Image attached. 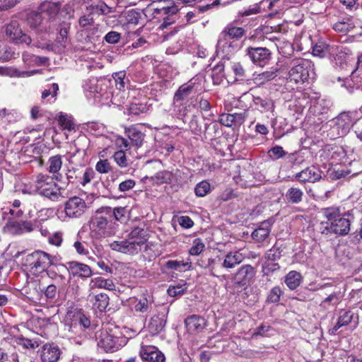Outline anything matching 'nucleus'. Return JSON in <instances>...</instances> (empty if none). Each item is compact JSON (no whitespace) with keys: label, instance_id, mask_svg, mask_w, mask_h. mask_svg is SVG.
Returning <instances> with one entry per match:
<instances>
[{"label":"nucleus","instance_id":"1","mask_svg":"<svg viewBox=\"0 0 362 362\" xmlns=\"http://www.w3.org/2000/svg\"><path fill=\"white\" fill-rule=\"evenodd\" d=\"M111 217L112 209L110 206H103L96 210L89 221L90 234L92 238L100 240L115 234V223L108 219Z\"/></svg>","mask_w":362,"mask_h":362},{"label":"nucleus","instance_id":"2","mask_svg":"<svg viewBox=\"0 0 362 362\" xmlns=\"http://www.w3.org/2000/svg\"><path fill=\"white\" fill-rule=\"evenodd\" d=\"M147 233L144 228L136 227L127 235L125 240L113 241L110 244V248L119 252L127 255L138 254L141 247L146 243Z\"/></svg>","mask_w":362,"mask_h":362},{"label":"nucleus","instance_id":"3","mask_svg":"<svg viewBox=\"0 0 362 362\" xmlns=\"http://www.w3.org/2000/svg\"><path fill=\"white\" fill-rule=\"evenodd\" d=\"M322 213L327 221L331 222V228L334 234L341 236L349 234L351 224L354 220V216L350 211L341 215L339 208L327 207L322 209Z\"/></svg>","mask_w":362,"mask_h":362},{"label":"nucleus","instance_id":"4","mask_svg":"<svg viewBox=\"0 0 362 362\" xmlns=\"http://www.w3.org/2000/svg\"><path fill=\"white\" fill-rule=\"evenodd\" d=\"M24 192L29 194L37 193L52 201H57L62 197L61 188L53 178L42 174L37 175L34 185L30 186L29 189H25Z\"/></svg>","mask_w":362,"mask_h":362},{"label":"nucleus","instance_id":"5","mask_svg":"<svg viewBox=\"0 0 362 362\" xmlns=\"http://www.w3.org/2000/svg\"><path fill=\"white\" fill-rule=\"evenodd\" d=\"M119 332L115 330L103 328L96 332L95 340L98 346L105 352H114L126 344V338L119 335Z\"/></svg>","mask_w":362,"mask_h":362},{"label":"nucleus","instance_id":"6","mask_svg":"<svg viewBox=\"0 0 362 362\" xmlns=\"http://www.w3.org/2000/svg\"><path fill=\"white\" fill-rule=\"evenodd\" d=\"M291 68L288 72L291 81L295 83H304L311 75H314V64L312 61L303 58H296L291 62Z\"/></svg>","mask_w":362,"mask_h":362},{"label":"nucleus","instance_id":"7","mask_svg":"<svg viewBox=\"0 0 362 362\" xmlns=\"http://www.w3.org/2000/svg\"><path fill=\"white\" fill-rule=\"evenodd\" d=\"M71 29V23L64 21H59L57 25L53 28V32L57 31V37L52 43L47 44L45 47L48 50L55 53H62L70 44L69 33Z\"/></svg>","mask_w":362,"mask_h":362},{"label":"nucleus","instance_id":"8","mask_svg":"<svg viewBox=\"0 0 362 362\" xmlns=\"http://www.w3.org/2000/svg\"><path fill=\"white\" fill-rule=\"evenodd\" d=\"M57 260L55 256L41 250H37L26 257V264L30 272L34 274L45 271L49 266L54 264Z\"/></svg>","mask_w":362,"mask_h":362},{"label":"nucleus","instance_id":"9","mask_svg":"<svg viewBox=\"0 0 362 362\" xmlns=\"http://www.w3.org/2000/svg\"><path fill=\"white\" fill-rule=\"evenodd\" d=\"M5 33L9 40L14 43L29 45L32 42L30 37L23 33L17 21H11L6 25Z\"/></svg>","mask_w":362,"mask_h":362},{"label":"nucleus","instance_id":"10","mask_svg":"<svg viewBox=\"0 0 362 362\" xmlns=\"http://www.w3.org/2000/svg\"><path fill=\"white\" fill-rule=\"evenodd\" d=\"M60 8L61 4L59 2L45 1L40 4L38 11L42 16H45V20L49 21V24L53 28L57 25V22L60 20L58 18Z\"/></svg>","mask_w":362,"mask_h":362},{"label":"nucleus","instance_id":"11","mask_svg":"<svg viewBox=\"0 0 362 362\" xmlns=\"http://www.w3.org/2000/svg\"><path fill=\"white\" fill-rule=\"evenodd\" d=\"M87 208L86 202L81 197H72L64 204L66 216L71 218H80Z\"/></svg>","mask_w":362,"mask_h":362},{"label":"nucleus","instance_id":"12","mask_svg":"<svg viewBox=\"0 0 362 362\" xmlns=\"http://www.w3.org/2000/svg\"><path fill=\"white\" fill-rule=\"evenodd\" d=\"M28 25L30 28L35 30L38 33H53V28L49 24V21L45 20V16L37 12H31L27 18Z\"/></svg>","mask_w":362,"mask_h":362},{"label":"nucleus","instance_id":"13","mask_svg":"<svg viewBox=\"0 0 362 362\" xmlns=\"http://www.w3.org/2000/svg\"><path fill=\"white\" fill-rule=\"evenodd\" d=\"M246 54L249 57L253 64L259 66H263L270 60L272 52L267 47H248L246 49Z\"/></svg>","mask_w":362,"mask_h":362},{"label":"nucleus","instance_id":"14","mask_svg":"<svg viewBox=\"0 0 362 362\" xmlns=\"http://www.w3.org/2000/svg\"><path fill=\"white\" fill-rule=\"evenodd\" d=\"M148 8L153 12V15L175 16L178 11L177 6L171 0L153 1L148 6Z\"/></svg>","mask_w":362,"mask_h":362},{"label":"nucleus","instance_id":"15","mask_svg":"<svg viewBox=\"0 0 362 362\" xmlns=\"http://www.w3.org/2000/svg\"><path fill=\"white\" fill-rule=\"evenodd\" d=\"M255 275V268L250 264H244L234 274L233 280L235 284L245 286L250 283Z\"/></svg>","mask_w":362,"mask_h":362},{"label":"nucleus","instance_id":"16","mask_svg":"<svg viewBox=\"0 0 362 362\" xmlns=\"http://www.w3.org/2000/svg\"><path fill=\"white\" fill-rule=\"evenodd\" d=\"M139 355L144 362H165V355L154 346H142Z\"/></svg>","mask_w":362,"mask_h":362},{"label":"nucleus","instance_id":"17","mask_svg":"<svg viewBox=\"0 0 362 362\" xmlns=\"http://www.w3.org/2000/svg\"><path fill=\"white\" fill-rule=\"evenodd\" d=\"M321 177V171L315 166H310L296 173L293 176V180L302 183H314L320 180Z\"/></svg>","mask_w":362,"mask_h":362},{"label":"nucleus","instance_id":"18","mask_svg":"<svg viewBox=\"0 0 362 362\" xmlns=\"http://www.w3.org/2000/svg\"><path fill=\"white\" fill-rule=\"evenodd\" d=\"M185 325L189 334H195L202 332L206 327V320L202 316L192 315L185 320Z\"/></svg>","mask_w":362,"mask_h":362},{"label":"nucleus","instance_id":"19","mask_svg":"<svg viewBox=\"0 0 362 362\" xmlns=\"http://www.w3.org/2000/svg\"><path fill=\"white\" fill-rule=\"evenodd\" d=\"M238 48V44L235 40H231L223 32H221L216 44V51L218 52L230 54L235 52Z\"/></svg>","mask_w":362,"mask_h":362},{"label":"nucleus","instance_id":"20","mask_svg":"<svg viewBox=\"0 0 362 362\" xmlns=\"http://www.w3.org/2000/svg\"><path fill=\"white\" fill-rule=\"evenodd\" d=\"M195 83L192 80L189 81L187 83L180 86L175 91L173 96V104L185 103L190 100L191 95L194 90Z\"/></svg>","mask_w":362,"mask_h":362},{"label":"nucleus","instance_id":"21","mask_svg":"<svg viewBox=\"0 0 362 362\" xmlns=\"http://www.w3.org/2000/svg\"><path fill=\"white\" fill-rule=\"evenodd\" d=\"M61 351L54 344H45L41 351L40 358L42 362H57L60 356Z\"/></svg>","mask_w":362,"mask_h":362},{"label":"nucleus","instance_id":"22","mask_svg":"<svg viewBox=\"0 0 362 362\" xmlns=\"http://www.w3.org/2000/svg\"><path fill=\"white\" fill-rule=\"evenodd\" d=\"M6 226L10 233L15 235H20L33 230V224L30 221H18L13 219H9L6 223Z\"/></svg>","mask_w":362,"mask_h":362},{"label":"nucleus","instance_id":"23","mask_svg":"<svg viewBox=\"0 0 362 362\" xmlns=\"http://www.w3.org/2000/svg\"><path fill=\"white\" fill-rule=\"evenodd\" d=\"M352 112H342L334 119V124L339 132L338 134H345L348 132L353 124Z\"/></svg>","mask_w":362,"mask_h":362},{"label":"nucleus","instance_id":"24","mask_svg":"<svg viewBox=\"0 0 362 362\" xmlns=\"http://www.w3.org/2000/svg\"><path fill=\"white\" fill-rule=\"evenodd\" d=\"M68 264L69 271L74 276L87 279L93 274L92 269L87 264L78 262H71Z\"/></svg>","mask_w":362,"mask_h":362},{"label":"nucleus","instance_id":"25","mask_svg":"<svg viewBox=\"0 0 362 362\" xmlns=\"http://www.w3.org/2000/svg\"><path fill=\"white\" fill-rule=\"evenodd\" d=\"M86 11L90 14L98 16H107L116 11L115 8L107 6L104 1H98L93 2L86 6Z\"/></svg>","mask_w":362,"mask_h":362},{"label":"nucleus","instance_id":"26","mask_svg":"<svg viewBox=\"0 0 362 362\" xmlns=\"http://www.w3.org/2000/svg\"><path fill=\"white\" fill-rule=\"evenodd\" d=\"M166 322V313L165 312H160L153 315L148 325L149 332L153 334H156L160 332L165 327Z\"/></svg>","mask_w":362,"mask_h":362},{"label":"nucleus","instance_id":"27","mask_svg":"<svg viewBox=\"0 0 362 362\" xmlns=\"http://www.w3.org/2000/svg\"><path fill=\"white\" fill-rule=\"evenodd\" d=\"M272 222L269 220L262 221L259 227L252 233V238L257 243L264 242L269 235Z\"/></svg>","mask_w":362,"mask_h":362},{"label":"nucleus","instance_id":"28","mask_svg":"<svg viewBox=\"0 0 362 362\" xmlns=\"http://www.w3.org/2000/svg\"><path fill=\"white\" fill-rule=\"evenodd\" d=\"M244 259V255L239 250L230 251L225 255L222 267L227 269H233L240 264Z\"/></svg>","mask_w":362,"mask_h":362},{"label":"nucleus","instance_id":"29","mask_svg":"<svg viewBox=\"0 0 362 362\" xmlns=\"http://www.w3.org/2000/svg\"><path fill=\"white\" fill-rule=\"evenodd\" d=\"M252 102L256 108L261 112H272L275 109L274 100L268 97L253 96Z\"/></svg>","mask_w":362,"mask_h":362},{"label":"nucleus","instance_id":"30","mask_svg":"<svg viewBox=\"0 0 362 362\" xmlns=\"http://www.w3.org/2000/svg\"><path fill=\"white\" fill-rule=\"evenodd\" d=\"M197 99L195 98H191L190 100H187L185 103H180L173 104L175 109L177 112L179 117L184 118L189 112L196 107Z\"/></svg>","mask_w":362,"mask_h":362},{"label":"nucleus","instance_id":"31","mask_svg":"<svg viewBox=\"0 0 362 362\" xmlns=\"http://www.w3.org/2000/svg\"><path fill=\"white\" fill-rule=\"evenodd\" d=\"M89 288L90 290L104 288L109 291H114L115 290V285L111 279H105L103 277L98 276L90 280Z\"/></svg>","mask_w":362,"mask_h":362},{"label":"nucleus","instance_id":"32","mask_svg":"<svg viewBox=\"0 0 362 362\" xmlns=\"http://www.w3.org/2000/svg\"><path fill=\"white\" fill-rule=\"evenodd\" d=\"M303 191L297 187H291L285 194V199L289 204H297L303 201Z\"/></svg>","mask_w":362,"mask_h":362},{"label":"nucleus","instance_id":"33","mask_svg":"<svg viewBox=\"0 0 362 362\" xmlns=\"http://www.w3.org/2000/svg\"><path fill=\"white\" fill-rule=\"evenodd\" d=\"M125 134L133 145L136 147H139L142 145L144 135L136 127L132 126L129 128H126Z\"/></svg>","mask_w":362,"mask_h":362},{"label":"nucleus","instance_id":"34","mask_svg":"<svg viewBox=\"0 0 362 362\" xmlns=\"http://www.w3.org/2000/svg\"><path fill=\"white\" fill-rule=\"evenodd\" d=\"M342 298L343 294L341 292H333L320 303V307L324 310H328L331 307H335L341 303Z\"/></svg>","mask_w":362,"mask_h":362},{"label":"nucleus","instance_id":"35","mask_svg":"<svg viewBox=\"0 0 362 362\" xmlns=\"http://www.w3.org/2000/svg\"><path fill=\"white\" fill-rule=\"evenodd\" d=\"M90 301L93 302V307L100 311L105 310L109 304V297L106 293H100L99 294L91 296H88Z\"/></svg>","mask_w":362,"mask_h":362},{"label":"nucleus","instance_id":"36","mask_svg":"<svg viewBox=\"0 0 362 362\" xmlns=\"http://www.w3.org/2000/svg\"><path fill=\"white\" fill-rule=\"evenodd\" d=\"M44 288L41 287L39 280L30 281L25 287V293L29 296L30 298L34 299L40 298L42 296Z\"/></svg>","mask_w":362,"mask_h":362},{"label":"nucleus","instance_id":"37","mask_svg":"<svg viewBox=\"0 0 362 362\" xmlns=\"http://www.w3.org/2000/svg\"><path fill=\"white\" fill-rule=\"evenodd\" d=\"M277 69H272L270 70L258 74L254 77V83L258 86L263 85L267 82L275 78L277 76Z\"/></svg>","mask_w":362,"mask_h":362},{"label":"nucleus","instance_id":"38","mask_svg":"<svg viewBox=\"0 0 362 362\" xmlns=\"http://www.w3.org/2000/svg\"><path fill=\"white\" fill-rule=\"evenodd\" d=\"M303 280L302 275L296 271L289 272L285 277V284L291 290L297 288Z\"/></svg>","mask_w":362,"mask_h":362},{"label":"nucleus","instance_id":"39","mask_svg":"<svg viewBox=\"0 0 362 362\" xmlns=\"http://www.w3.org/2000/svg\"><path fill=\"white\" fill-rule=\"evenodd\" d=\"M173 179V174L168 170L159 171L151 177V181L157 185L171 183Z\"/></svg>","mask_w":362,"mask_h":362},{"label":"nucleus","instance_id":"40","mask_svg":"<svg viewBox=\"0 0 362 362\" xmlns=\"http://www.w3.org/2000/svg\"><path fill=\"white\" fill-rule=\"evenodd\" d=\"M221 32L236 42L245 34V30L243 28L231 25L226 26Z\"/></svg>","mask_w":362,"mask_h":362},{"label":"nucleus","instance_id":"41","mask_svg":"<svg viewBox=\"0 0 362 362\" xmlns=\"http://www.w3.org/2000/svg\"><path fill=\"white\" fill-rule=\"evenodd\" d=\"M79 326L82 328H88L90 326V320L82 313H76L73 315V322L71 328Z\"/></svg>","mask_w":362,"mask_h":362},{"label":"nucleus","instance_id":"42","mask_svg":"<svg viewBox=\"0 0 362 362\" xmlns=\"http://www.w3.org/2000/svg\"><path fill=\"white\" fill-rule=\"evenodd\" d=\"M62 166V159L60 155L51 156L47 161V170L52 174L58 173Z\"/></svg>","mask_w":362,"mask_h":362},{"label":"nucleus","instance_id":"43","mask_svg":"<svg viewBox=\"0 0 362 362\" xmlns=\"http://www.w3.org/2000/svg\"><path fill=\"white\" fill-rule=\"evenodd\" d=\"M153 301L146 297H141L134 305L136 312L145 313L152 310Z\"/></svg>","mask_w":362,"mask_h":362},{"label":"nucleus","instance_id":"44","mask_svg":"<svg viewBox=\"0 0 362 362\" xmlns=\"http://www.w3.org/2000/svg\"><path fill=\"white\" fill-rule=\"evenodd\" d=\"M332 28L335 31L345 34L351 31L354 25L349 18H346L335 23Z\"/></svg>","mask_w":362,"mask_h":362},{"label":"nucleus","instance_id":"45","mask_svg":"<svg viewBox=\"0 0 362 362\" xmlns=\"http://www.w3.org/2000/svg\"><path fill=\"white\" fill-rule=\"evenodd\" d=\"M59 85L56 83H52L48 89H45L42 91L41 96L42 100L43 101L47 100V102L51 103V99H54L53 101H54L56 100Z\"/></svg>","mask_w":362,"mask_h":362},{"label":"nucleus","instance_id":"46","mask_svg":"<svg viewBox=\"0 0 362 362\" xmlns=\"http://www.w3.org/2000/svg\"><path fill=\"white\" fill-rule=\"evenodd\" d=\"M353 318V314L350 311H346L340 315L333 329L337 331L341 327L349 325Z\"/></svg>","mask_w":362,"mask_h":362},{"label":"nucleus","instance_id":"47","mask_svg":"<svg viewBox=\"0 0 362 362\" xmlns=\"http://www.w3.org/2000/svg\"><path fill=\"white\" fill-rule=\"evenodd\" d=\"M78 25L83 28L88 29L90 27L94 25L95 20L93 18V16L90 14L89 12L85 13L83 14L78 20Z\"/></svg>","mask_w":362,"mask_h":362},{"label":"nucleus","instance_id":"48","mask_svg":"<svg viewBox=\"0 0 362 362\" xmlns=\"http://www.w3.org/2000/svg\"><path fill=\"white\" fill-rule=\"evenodd\" d=\"M95 175V171L91 168H87L83 172L82 176H76V179L78 180V182L82 186H86L87 184L90 182V181L94 178Z\"/></svg>","mask_w":362,"mask_h":362},{"label":"nucleus","instance_id":"49","mask_svg":"<svg viewBox=\"0 0 362 362\" xmlns=\"http://www.w3.org/2000/svg\"><path fill=\"white\" fill-rule=\"evenodd\" d=\"M59 124L64 129L71 131L74 129V124L70 117L60 112L58 117Z\"/></svg>","mask_w":362,"mask_h":362},{"label":"nucleus","instance_id":"50","mask_svg":"<svg viewBox=\"0 0 362 362\" xmlns=\"http://www.w3.org/2000/svg\"><path fill=\"white\" fill-rule=\"evenodd\" d=\"M331 105L330 100L319 99L314 105L315 112L320 115L326 113L331 107Z\"/></svg>","mask_w":362,"mask_h":362},{"label":"nucleus","instance_id":"51","mask_svg":"<svg viewBox=\"0 0 362 362\" xmlns=\"http://www.w3.org/2000/svg\"><path fill=\"white\" fill-rule=\"evenodd\" d=\"M210 189L211 186L209 182L204 180L196 185L194 188V192L197 197H202L206 196L210 192Z\"/></svg>","mask_w":362,"mask_h":362},{"label":"nucleus","instance_id":"52","mask_svg":"<svg viewBox=\"0 0 362 362\" xmlns=\"http://www.w3.org/2000/svg\"><path fill=\"white\" fill-rule=\"evenodd\" d=\"M113 158L115 163L120 168H126L129 165V162L125 154V152L122 150L116 151L113 155Z\"/></svg>","mask_w":362,"mask_h":362},{"label":"nucleus","instance_id":"53","mask_svg":"<svg viewBox=\"0 0 362 362\" xmlns=\"http://www.w3.org/2000/svg\"><path fill=\"white\" fill-rule=\"evenodd\" d=\"M141 13L134 9L128 11L125 14V19L127 23L128 24L135 25L139 23V20L141 19Z\"/></svg>","mask_w":362,"mask_h":362},{"label":"nucleus","instance_id":"54","mask_svg":"<svg viewBox=\"0 0 362 362\" xmlns=\"http://www.w3.org/2000/svg\"><path fill=\"white\" fill-rule=\"evenodd\" d=\"M125 76L126 74L124 71L117 72L112 75L117 89L119 90L124 89L126 85Z\"/></svg>","mask_w":362,"mask_h":362},{"label":"nucleus","instance_id":"55","mask_svg":"<svg viewBox=\"0 0 362 362\" xmlns=\"http://www.w3.org/2000/svg\"><path fill=\"white\" fill-rule=\"evenodd\" d=\"M186 290V284H181L177 286H170L167 292L170 296L175 297L184 294Z\"/></svg>","mask_w":362,"mask_h":362},{"label":"nucleus","instance_id":"56","mask_svg":"<svg viewBox=\"0 0 362 362\" xmlns=\"http://www.w3.org/2000/svg\"><path fill=\"white\" fill-rule=\"evenodd\" d=\"M282 293V290L279 286L274 287L267 296V301L269 303H278Z\"/></svg>","mask_w":362,"mask_h":362},{"label":"nucleus","instance_id":"57","mask_svg":"<svg viewBox=\"0 0 362 362\" xmlns=\"http://www.w3.org/2000/svg\"><path fill=\"white\" fill-rule=\"evenodd\" d=\"M268 155L272 160H277L284 156L286 155V152L283 147L276 146L268 151Z\"/></svg>","mask_w":362,"mask_h":362},{"label":"nucleus","instance_id":"58","mask_svg":"<svg viewBox=\"0 0 362 362\" xmlns=\"http://www.w3.org/2000/svg\"><path fill=\"white\" fill-rule=\"evenodd\" d=\"M225 64L223 62H220L218 63L213 69V78L214 83H216V80H221L223 76ZM218 83V82H216Z\"/></svg>","mask_w":362,"mask_h":362},{"label":"nucleus","instance_id":"59","mask_svg":"<svg viewBox=\"0 0 362 362\" xmlns=\"http://www.w3.org/2000/svg\"><path fill=\"white\" fill-rule=\"evenodd\" d=\"M205 247L204 244L200 239H195L192 247L189 250L191 255H199L204 250Z\"/></svg>","mask_w":362,"mask_h":362},{"label":"nucleus","instance_id":"60","mask_svg":"<svg viewBox=\"0 0 362 362\" xmlns=\"http://www.w3.org/2000/svg\"><path fill=\"white\" fill-rule=\"evenodd\" d=\"M17 344L23 346L25 349H35L38 346L37 341H33L31 339H26L24 337H18L16 340Z\"/></svg>","mask_w":362,"mask_h":362},{"label":"nucleus","instance_id":"61","mask_svg":"<svg viewBox=\"0 0 362 362\" xmlns=\"http://www.w3.org/2000/svg\"><path fill=\"white\" fill-rule=\"evenodd\" d=\"M328 46L325 45H316L313 47V54L320 58L325 57L328 53Z\"/></svg>","mask_w":362,"mask_h":362},{"label":"nucleus","instance_id":"62","mask_svg":"<svg viewBox=\"0 0 362 362\" xmlns=\"http://www.w3.org/2000/svg\"><path fill=\"white\" fill-rule=\"evenodd\" d=\"M188 265V263H185L183 261L178 260H169L165 263V267L168 269H173L181 272V267H185Z\"/></svg>","mask_w":362,"mask_h":362},{"label":"nucleus","instance_id":"63","mask_svg":"<svg viewBox=\"0 0 362 362\" xmlns=\"http://www.w3.org/2000/svg\"><path fill=\"white\" fill-rule=\"evenodd\" d=\"M95 170L100 173H107L110 170V164L107 159L100 160L95 165Z\"/></svg>","mask_w":362,"mask_h":362},{"label":"nucleus","instance_id":"64","mask_svg":"<svg viewBox=\"0 0 362 362\" xmlns=\"http://www.w3.org/2000/svg\"><path fill=\"white\" fill-rule=\"evenodd\" d=\"M281 255L279 248L272 247L266 253L265 257L268 261L274 262L280 259Z\"/></svg>","mask_w":362,"mask_h":362}]
</instances>
